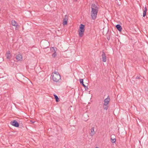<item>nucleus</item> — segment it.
Here are the masks:
<instances>
[{"label": "nucleus", "mask_w": 148, "mask_h": 148, "mask_svg": "<svg viewBox=\"0 0 148 148\" xmlns=\"http://www.w3.org/2000/svg\"><path fill=\"white\" fill-rule=\"evenodd\" d=\"M91 17L92 19L95 20L97 16L99 8L97 5L95 3H92L91 5Z\"/></svg>", "instance_id": "1"}, {"label": "nucleus", "mask_w": 148, "mask_h": 148, "mask_svg": "<svg viewBox=\"0 0 148 148\" xmlns=\"http://www.w3.org/2000/svg\"><path fill=\"white\" fill-rule=\"evenodd\" d=\"M84 27V25L82 24L80 25L79 29L78 30V32L79 36L80 37H82L83 36L85 31Z\"/></svg>", "instance_id": "2"}, {"label": "nucleus", "mask_w": 148, "mask_h": 148, "mask_svg": "<svg viewBox=\"0 0 148 148\" xmlns=\"http://www.w3.org/2000/svg\"><path fill=\"white\" fill-rule=\"evenodd\" d=\"M51 76H52V79L53 80L56 82H58L61 79V76L59 74H53V73Z\"/></svg>", "instance_id": "3"}, {"label": "nucleus", "mask_w": 148, "mask_h": 148, "mask_svg": "<svg viewBox=\"0 0 148 148\" xmlns=\"http://www.w3.org/2000/svg\"><path fill=\"white\" fill-rule=\"evenodd\" d=\"M10 123L11 125L15 127H18L19 126V123H18L16 120L11 121Z\"/></svg>", "instance_id": "4"}, {"label": "nucleus", "mask_w": 148, "mask_h": 148, "mask_svg": "<svg viewBox=\"0 0 148 148\" xmlns=\"http://www.w3.org/2000/svg\"><path fill=\"white\" fill-rule=\"evenodd\" d=\"M5 56L6 58L10 60L12 57V55L11 54L10 51H8L5 54Z\"/></svg>", "instance_id": "5"}, {"label": "nucleus", "mask_w": 148, "mask_h": 148, "mask_svg": "<svg viewBox=\"0 0 148 148\" xmlns=\"http://www.w3.org/2000/svg\"><path fill=\"white\" fill-rule=\"evenodd\" d=\"M79 82L84 87L85 90H87L88 89V86H85L83 82V79H79Z\"/></svg>", "instance_id": "6"}, {"label": "nucleus", "mask_w": 148, "mask_h": 148, "mask_svg": "<svg viewBox=\"0 0 148 148\" xmlns=\"http://www.w3.org/2000/svg\"><path fill=\"white\" fill-rule=\"evenodd\" d=\"M110 101V98L109 96H108L107 98L105 99L104 100V103L103 105H108Z\"/></svg>", "instance_id": "7"}, {"label": "nucleus", "mask_w": 148, "mask_h": 148, "mask_svg": "<svg viewBox=\"0 0 148 148\" xmlns=\"http://www.w3.org/2000/svg\"><path fill=\"white\" fill-rule=\"evenodd\" d=\"M102 56V61L103 62H105L106 61V54L103 51H102V54L101 55Z\"/></svg>", "instance_id": "8"}, {"label": "nucleus", "mask_w": 148, "mask_h": 148, "mask_svg": "<svg viewBox=\"0 0 148 148\" xmlns=\"http://www.w3.org/2000/svg\"><path fill=\"white\" fill-rule=\"evenodd\" d=\"M68 20V17L66 15H65L64 18L63 19V25H66L67 23V21Z\"/></svg>", "instance_id": "9"}, {"label": "nucleus", "mask_w": 148, "mask_h": 148, "mask_svg": "<svg viewBox=\"0 0 148 148\" xmlns=\"http://www.w3.org/2000/svg\"><path fill=\"white\" fill-rule=\"evenodd\" d=\"M111 137V142L112 143H114L116 141L115 135H112Z\"/></svg>", "instance_id": "10"}, {"label": "nucleus", "mask_w": 148, "mask_h": 148, "mask_svg": "<svg viewBox=\"0 0 148 148\" xmlns=\"http://www.w3.org/2000/svg\"><path fill=\"white\" fill-rule=\"evenodd\" d=\"M16 59L18 61H20L22 60V56L21 54H19L16 56Z\"/></svg>", "instance_id": "11"}, {"label": "nucleus", "mask_w": 148, "mask_h": 148, "mask_svg": "<svg viewBox=\"0 0 148 148\" xmlns=\"http://www.w3.org/2000/svg\"><path fill=\"white\" fill-rule=\"evenodd\" d=\"M116 29L119 31L121 32L122 29V28L119 24H117L116 26Z\"/></svg>", "instance_id": "12"}, {"label": "nucleus", "mask_w": 148, "mask_h": 148, "mask_svg": "<svg viewBox=\"0 0 148 148\" xmlns=\"http://www.w3.org/2000/svg\"><path fill=\"white\" fill-rule=\"evenodd\" d=\"M95 134V132L94 130V127H92L91 129V132L90 133L91 136H93Z\"/></svg>", "instance_id": "13"}, {"label": "nucleus", "mask_w": 148, "mask_h": 148, "mask_svg": "<svg viewBox=\"0 0 148 148\" xmlns=\"http://www.w3.org/2000/svg\"><path fill=\"white\" fill-rule=\"evenodd\" d=\"M147 11V8L146 6H145V7L144 8V10H143V17H145V16L146 15V14Z\"/></svg>", "instance_id": "14"}, {"label": "nucleus", "mask_w": 148, "mask_h": 148, "mask_svg": "<svg viewBox=\"0 0 148 148\" xmlns=\"http://www.w3.org/2000/svg\"><path fill=\"white\" fill-rule=\"evenodd\" d=\"M53 96H54L56 101V102H59L60 101V100L58 96L55 94H54Z\"/></svg>", "instance_id": "15"}, {"label": "nucleus", "mask_w": 148, "mask_h": 148, "mask_svg": "<svg viewBox=\"0 0 148 148\" xmlns=\"http://www.w3.org/2000/svg\"><path fill=\"white\" fill-rule=\"evenodd\" d=\"M57 48L56 47H52L50 48V50L51 52H54L55 51H56V50H57Z\"/></svg>", "instance_id": "16"}, {"label": "nucleus", "mask_w": 148, "mask_h": 148, "mask_svg": "<svg viewBox=\"0 0 148 148\" xmlns=\"http://www.w3.org/2000/svg\"><path fill=\"white\" fill-rule=\"evenodd\" d=\"M11 22L12 25L13 26L16 25L17 24V23L14 20H12Z\"/></svg>", "instance_id": "17"}, {"label": "nucleus", "mask_w": 148, "mask_h": 148, "mask_svg": "<svg viewBox=\"0 0 148 148\" xmlns=\"http://www.w3.org/2000/svg\"><path fill=\"white\" fill-rule=\"evenodd\" d=\"M103 108L104 110H107L108 108V105H103Z\"/></svg>", "instance_id": "18"}, {"label": "nucleus", "mask_w": 148, "mask_h": 148, "mask_svg": "<svg viewBox=\"0 0 148 148\" xmlns=\"http://www.w3.org/2000/svg\"><path fill=\"white\" fill-rule=\"evenodd\" d=\"M57 55V53H56V51H55L54 53L52 54V56L53 58H55Z\"/></svg>", "instance_id": "19"}, {"label": "nucleus", "mask_w": 148, "mask_h": 148, "mask_svg": "<svg viewBox=\"0 0 148 148\" xmlns=\"http://www.w3.org/2000/svg\"><path fill=\"white\" fill-rule=\"evenodd\" d=\"M142 77V76L141 75H139V76H136V77L135 79H140Z\"/></svg>", "instance_id": "20"}, {"label": "nucleus", "mask_w": 148, "mask_h": 148, "mask_svg": "<svg viewBox=\"0 0 148 148\" xmlns=\"http://www.w3.org/2000/svg\"><path fill=\"white\" fill-rule=\"evenodd\" d=\"M19 125H20V126H21V127H23V125L22 123H20L19 122Z\"/></svg>", "instance_id": "21"}, {"label": "nucleus", "mask_w": 148, "mask_h": 148, "mask_svg": "<svg viewBox=\"0 0 148 148\" xmlns=\"http://www.w3.org/2000/svg\"><path fill=\"white\" fill-rule=\"evenodd\" d=\"M107 40H110V36H108V37H107Z\"/></svg>", "instance_id": "22"}, {"label": "nucleus", "mask_w": 148, "mask_h": 148, "mask_svg": "<svg viewBox=\"0 0 148 148\" xmlns=\"http://www.w3.org/2000/svg\"><path fill=\"white\" fill-rule=\"evenodd\" d=\"M16 25L14 26H15L16 27H18L19 26L18 23H17V24Z\"/></svg>", "instance_id": "23"}, {"label": "nucleus", "mask_w": 148, "mask_h": 148, "mask_svg": "<svg viewBox=\"0 0 148 148\" xmlns=\"http://www.w3.org/2000/svg\"><path fill=\"white\" fill-rule=\"evenodd\" d=\"M54 74H59V73L58 72H57L56 71H54Z\"/></svg>", "instance_id": "24"}, {"label": "nucleus", "mask_w": 148, "mask_h": 148, "mask_svg": "<svg viewBox=\"0 0 148 148\" xmlns=\"http://www.w3.org/2000/svg\"><path fill=\"white\" fill-rule=\"evenodd\" d=\"M30 121L32 122V123H34L35 122V121Z\"/></svg>", "instance_id": "25"}, {"label": "nucleus", "mask_w": 148, "mask_h": 148, "mask_svg": "<svg viewBox=\"0 0 148 148\" xmlns=\"http://www.w3.org/2000/svg\"><path fill=\"white\" fill-rule=\"evenodd\" d=\"M95 148H99V147H96Z\"/></svg>", "instance_id": "26"}, {"label": "nucleus", "mask_w": 148, "mask_h": 148, "mask_svg": "<svg viewBox=\"0 0 148 148\" xmlns=\"http://www.w3.org/2000/svg\"><path fill=\"white\" fill-rule=\"evenodd\" d=\"M75 0V1H77V0Z\"/></svg>", "instance_id": "27"}, {"label": "nucleus", "mask_w": 148, "mask_h": 148, "mask_svg": "<svg viewBox=\"0 0 148 148\" xmlns=\"http://www.w3.org/2000/svg\"><path fill=\"white\" fill-rule=\"evenodd\" d=\"M45 7H45V6H44V8H45Z\"/></svg>", "instance_id": "28"}]
</instances>
